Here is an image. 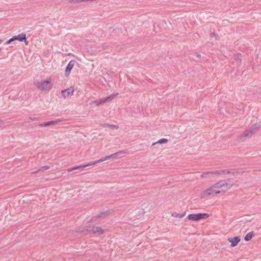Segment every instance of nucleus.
<instances>
[{
    "label": "nucleus",
    "instance_id": "6e6552de",
    "mask_svg": "<svg viewBox=\"0 0 261 261\" xmlns=\"http://www.w3.org/2000/svg\"><path fill=\"white\" fill-rule=\"evenodd\" d=\"M51 83L50 80H45L43 82L37 83L36 84V87L41 90H46L49 87H50Z\"/></svg>",
    "mask_w": 261,
    "mask_h": 261
},
{
    "label": "nucleus",
    "instance_id": "20e7f679",
    "mask_svg": "<svg viewBox=\"0 0 261 261\" xmlns=\"http://www.w3.org/2000/svg\"><path fill=\"white\" fill-rule=\"evenodd\" d=\"M216 189L217 188L212 186L211 188L203 191L201 194V198H205L207 196H210L213 194H219L220 191L217 190Z\"/></svg>",
    "mask_w": 261,
    "mask_h": 261
},
{
    "label": "nucleus",
    "instance_id": "bb28decb",
    "mask_svg": "<svg viewBox=\"0 0 261 261\" xmlns=\"http://www.w3.org/2000/svg\"><path fill=\"white\" fill-rule=\"evenodd\" d=\"M30 119H31L32 120H37V118L36 117H34V118H31V117H30Z\"/></svg>",
    "mask_w": 261,
    "mask_h": 261
},
{
    "label": "nucleus",
    "instance_id": "4be33fe9",
    "mask_svg": "<svg viewBox=\"0 0 261 261\" xmlns=\"http://www.w3.org/2000/svg\"><path fill=\"white\" fill-rule=\"evenodd\" d=\"M15 40H16V36H14L11 38H10L9 40L7 41L5 43L6 44H8L10 43L11 42H12V41H14Z\"/></svg>",
    "mask_w": 261,
    "mask_h": 261
},
{
    "label": "nucleus",
    "instance_id": "6ab92c4d",
    "mask_svg": "<svg viewBox=\"0 0 261 261\" xmlns=\"http://www.w3.org/2000/svg\"><path fill=\"white\" fill-rule=\"evenodd\" d=\"M186 213L178 214L176 213H173L172 214V216L175 218H182L185 216Z\"/></svg>",
    "mask_w": 261,
    "mask_h": 261
},
{
    "label": "nucleus",
    "instance_id": "0eeeda50",
    "mask_svg": "<svg viewBox=\"0 0 261 261\" xmlns=\"http://www.w3.org/2000/svg\"><path fill=\"white\" fill-rule=\"evenodd\" d=\"M244 171L243 169L238 168V169H231L229 170H222L217 171L216 173L217 174H232L233 175H235L237 173H243Z\"/></svg>",
    "mask_w": 261,
    "mask_h": 261
},
{
    "label": "nucleus",
    "instance_id": "b1692460",
    "mask_svg": "<svg viewBox=\"0 0 261 261\" xmlns=\"http://www.w3.org/2000/svg\"><path fill=\"white\" fill-rule=\"evenodd\" d=\"M39 126H40L41 127H46V126H49V125L48 124V122H44L43 123L39 124Z\"/></svg>",
    "mask_w": 261,
    "mask_h": 261
},
{
    "label": "nucleus",
    "instance_id": "5701e85b",
    "mask_svg": "<svg viewBox=\"0 0 261 261\" xmlns=\"http://www.w3.org/2000/svg\"><path fill=\"white\" fill-rule=\"evenodd\" d=\"M61 121L59 120H55V121H48L47 122H48V124L49 125H55V124H57L59 122H60Z\"/></svg>",
    "mask_w": 261,
    "mask_h": 261
},
{
    "label": "nucleus",
    "instance_id": "7ed1b4c3",
    "mask_svg": "<svg viewBox=\"0 0 261 261\" xmlns=\"http://www.w3.org/2000/svg\"><path fill=\"white\" fill-rule=\"evenodd\" d=\"M209 215L206 213L191 214L188 215L187 219L192 221H199L200 220L207 218Z\"/></svg>",
    "mask_w": 261,
    "mask_h": 261
},
{
    "label": "nucleus",
    "instance_id": "1a4fd4ad",
    "mask_svg": "<svg viewBox=\"0 0 261 261\" xmlns=\"http://www.w3.org/2000/svg\"><path fill=\"white\" fill-rule=\"evenodd\" d=\"M74 91V89L73 87H70L65 90H62L61 93L63 97L66 99L70 97L72 95H73Z\"/></svg>",
    "mask_w": 261,
    "mask_h": 261
},
{
    "label": "nucleus",
    "instance_id": "c85d7f7f",
    "mask_svg": "<svg viewBox=\"0 0 261 261\" xmlns=\"http://www.w3.org/2000/svg\"><path fill=\"white\" fill-rule=\"evenodd\" d=\"M3 122V120H0V123H2Z\"/></svg>",
    "mask_w": 261,
    "mask_h": 261
},
{
    "label": "nucleus",
    "instance_id": "dca6fc26",
    "mask_svg": "<svg viewBox=\"0 0 261 261\" xmlns=\"http://www.w3.org/2000/svg\"><path fill=\"white\" fill-rule=\"evenodd\" d=\"M253 236L254 234L253 232H249L245 236L244 240L245 241L248 242L250 241L253 238Z\"/></svg>",
    "mask_w": 261,
    "mask_h": 261
},
{
    "label": "nucleus",
    "instance_id": "f3484780",
    "mask_svg": "<svg viewBox=\"0 0 261 261\" xmlns=\"http://www.w3.org/2000/svg\"><path fill=\"white\" fill-rule=\"evenodd\" d=\"M242 58V56L241 54H237L234 55V59L238 62V63H241Z\"/></svg>",
    "mask_w": 261,
    "mask_h": 261
},
{
    "label": "nucleus",
    "instance_id": "9b49d317",
    "mask_svg": "<svg viewBox=\"0 0 261 261\" xmlns=\"http://www.w3.org/2000/svg\"><path fill=\"white\" fill-rule=\"evenodd\" d=\"M226 186L228 189H229L230 187H231L232 185H230L228 184V183L226 182L225 181L223 180L219 181L217 183H216L215 185L212 186V187H214V188H216L217 189L221 188L222 187H224Z\"/></svg>",
    "mask_w": 261,
    "mask_h": 261
},
{
    "label": "nucleus",
    "instance_id": "aec40b11",
    "mask_svg": "<svg viewBox=\"0 0 261 261\" xmlns=\"http://www.w3.org/2000/svg\"><path fill=\"white\" fill-rule=\"evenodd\" d=\"M167 142H168V140L167 139L162 138V139H161L160 140H159L158 142L154 143L152 145H154L157 143H160V144L166 143Z\"/></svg>",
    "mask_w": 261,
    "mask_h": 261
},
{
    "label": "nucleus",
    "instance_id": "2eb2a0df",
    "mask_svg": "<svg viewBox=\"0 0 261 261\" xmlns=\"http://www.w3.org/2000/svg\"><path fill=\"white\" fill-rule=\"evenodd\" d=\"M217 171H209V172H204L202 174H201L200 176L201 178H207L210 177L211 175L212 174H217L216 172Z\"/></svg>",
    "mask_w": 261,
    "mask_h": 261
},
{
    "label": "nucleus",
    "instance_id": "4468645a",
    "mask_svg": "<svg viewBox=\"0 0 261 261\" xmlns=\"http://www.w3.org/2000/svg\"><path fill=\"white\" fill-rule=\"evenodd\" d=\"M16 40H19L20 42L24 41L26 44H28V42L26 39V35L24 33H21L17 36H16Z\"/></svg>",
    "mask_w": 261,
    "mask_h": 261
},
{
    "label": "nucleus",
    "instance_id": "9d476101",
    "mask_svg": "<svg viewBox=\"0 0 261 261\" xmlns=\"http://www.w3.org/2000/svg\"><path fill=\"white\" fill-rule=\"evenodd\" d=\"M76 61L75 60H71L67 64L65 71V75L67 76L69 75L71 69L74 65Z\"/></svg>",
    "mask_w": 261,
    "mask_h": 261
},
{
    "label": "nucleus",
    "instance_id": "a211bd4d",
    "mask_svg": "<svg viewBox=\"0 0 261 261\" xmlns=\"http://www.w3.org/2000/svg\"><path fill=\"white\" fill-rule=\"evenodd\" d=\"M102 126L103 127H109L112 129H117V128H118V126L117 125H114V124H110L109 123L103 124Z\"/></svg>",
    "mask_w": 261,
    "mask_h": 261
},
{
    "label": "nucleus",
    "instance_id": "cd10ccee",
    "mask_svg": "<svg viewBox=\"0 0 261 261\" xmlns=\"http://www.w3.org/2000/svg\"><path fill=\"white\" fill-rule=\"evenodd\" d=\"M195 55L196 56V57H197L198 58L200 57V56H201L200 55L197 54V53L195 54Z\"/></svg>",
    "mask_w": 261,
    "mask_h": 261
},
{
    "label": "nucleus",
    "instance_id": "f8f14e48",
    "mask_svg": "<svg viewBox=\"0 0 261 261\" xmlns=\"http://www.w3.org/2000/svg\"><path fill=\"white\" fill-rule=\"evenodd\" d=\"M228 241L231 243L230 246L231 247H234L240 242L241 238L240 237L229 238L228 239Z\"/></svg>",
    "mask_w": 261,
    "mask_h": 261
},
{
    "label": "nucleus",
    "instance_id": "f03ea898",
    "mask_svg": "<svg viewBox=\"0 0 261 261\" xmlns=\"http://www.w3.org/2000/svg\"><path fill=\"white\" fill-rule=\"evenodd\" d=\"M260 127L258 124H254L249 129L245 131L241 138H249L252 136Z\"/></svg>",
    "mask_w": 261,
    "mask_h": 261
},
{
    "label": "nucleus",
    "instance_id": "f257e3e1",
    "mask_svg": "<svg viewBox=\"0 0 261 261\" xmlns=\"http://www.w3.org/2000/svg\"><path fill=\"white\" fill-rule=\"evenodd\" d=\"M126 153H127V150H121V151H119L118 152H115V153H114L113 154H112L110 155L106 156H105L103 158H101V159H100L99 160H98L97 161H95L94 162H90V163H89L88 164H84V165H83L75 166V167H72L71 168H68V169H67V171L68 172H71L72 171L75 170H77V169H83V168H84L85 167H88V166H91V165H95L97 163H101V162H103L105 161H106L107 160H109V159H114V158H117L119 155H120L121 154H125Z\"/></svg>",
    "mask_w": 261,
    "mask_h": 261
},
{
    "label": "nucleus",
    "instance_id": "39448f33",
    "mask_svg": "<svg viewBox=\"0 0 261 261\" xmlns=\"http://www.w3.org/2000/svg\"><path fill=\"white\" fill-rule=\"evenodd\" d=\"M115 95H115V94H112V95H110L105 98H103L99 99V100L91 101L90 102V105L95 104L97 106H98L101 105L105 102H109V101H111L112 99H113V98Z\"/></svg>",
    "mask_w": 261,
    "mask_h": 261
},
{
    "label": "nucleus",
    "instance_id": "a878e982",
    "mask_svg": "<svg viewBox=\"0 0 261 261\" xmlns=\"http://www.w3.org/2000/svg\"><path fill=\"white\" fill-rule=\"evenodd\" d=\"M215 36V33L213 32V33H211V37H213V36Z\"/></svg>",
    "mask_w": 261,
    "mask_h": 261
},
{
    "label": "nucleus",
    "instance_id": "393cba45",
    "mask_svg": "<svg viewBox=\"0 0 261 261\" xmlns=\"http://www.w3.org/2000/svg\"><path fill=\"white\" fill-rule=\"evenodd\" d=\"M68 2L69 3H76L75 0H69Z\"/></svg>",
    "mask_w": 261,
    "mask_h": 261
},
{
    "label": "nucleus",
    "instance_id": "412c9836",
    "mask_svg": "<svg viewBox=\"0 0 261 261\" xmlns=\"http://www.w3.org/2000/svg\"><path fill=\"white\" fill-rule=\"evenodd\" d=\"M50 167L49 166H42L40 169H39L38 170L34 171L33 172V173H37L40 171H41V170H47L48 169H49Z\"/></svg>",
    "mask_w": 261,
    "mask_h": 261
},
{
    "label": "nucleus",
    "instance_id": "423d86ee",
    "mask_svg": "<svg viewBox=\"0 0 261 261\" xmlns=\"http://www.w3.org/2000/svg\"><path fill=\"white\" fill-rule=\"evenodd\" d=\"M86 230L90 233L101 234L103 233L104 230L100 227L95 226H88L86 227Z\"/></svg>",
    "mask_w": 261,
    "mask_h": 261
},
{
    "label": "nucleus",
    "instance_id": "ddd939ff",
    "mask_svg": "<svg viewBox=\"0 0 261 261\" xmlns=\"http://www.w3.org/2000/svg\"><path fill=\"white\" fill-rule=\"evenodd\" d=\"M110 212L109 211H107L104 212L100 213L97 215H96L95 216L92 217V218L91 219V221H93L95 220V219H97V218H103L105 217H106V216L107 215L110 214Z\"/></svg>",
    "mask_w": 261,
    "mask_h": 261
}]
</instances>
